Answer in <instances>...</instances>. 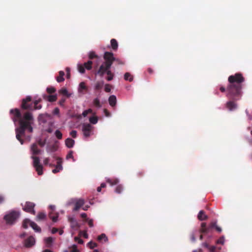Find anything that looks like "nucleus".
<instances>
[{"label": "nucleus", "mask_w": 252, "mask_h": 252, "mask_svg": "<svg viewBox=\"0 0 252 252\" xmlns=\"http://www.w3.org/2000/svg\"><path fill=\"white\" fill-rule=\"evenodd\" d=\"M229 85L227 87V97L231 100L226 103V107L229 111H233L237 108V104L235 102L241 98L243 94L242 84L245 81V78L240 73H236L234 75L228 77Z\"/></svg>", "instance_id": "obj_1"}, {"label": "nucleus", "mask_w": 252, "mask_h": 252, "mask_svg": "<svg viewBox=\"0 0 252 252\" xmlns=\"http://www.w3.org/2000/svg\"><path fill=\"white\" fill-rule=\"evenodd\" d=\"M10 114L12 115L11 118L14 123L19 122V127L15 129L16 137L21 144H23L24 141L22 137L25 136L26 130L30 133L33 131L32 126L34 123V118L32 114L30 111H27L22 114L17 108L11 109Z\"/></svg>", "instance_id": "obj_2"}, {"label": "nucleus", "mask_w": 252, "mask_h": 252, "mask_svg": "<svg viewBox=\"0 0 252 252\" xmlns=\"http://www.w3.org/2000/svg\"><path fill=\"white\" fill-rule=\"evenodd\" d=\"M111 67V63L109 62L107 63L104 60V62L100 65L97 71V74L100 77H103L106 74L107 75L105 78L106 80L108 81H110L113 79L115 76L114 73L112 72L110 70Z\"/></svg>", "instance_id": "obj_3"}, {"label": "nucleus", "mask_w": 252, "mask_h": 252, "mask_svg": "<svg viewBox=\"0 0 252 252\" xmlns=\"http://www.w3.org/2000/svg\"><path fill=\"white\" fill-rule=\"evenodd\" d=\"M103 59L107 63L108 62H110L111 66L114 62H115L117 65H124L125 64L124 61L120 59L115 58L113 54L111 52H105L103 55Z\"/></svg>", "instance_id": "obj_4"}, {"label": "nucleus", "mask_w": 252, "mask_h": 252, "mask_svg": "<svg viewBox=\"0 0 252 252\" xmlns=\"http://www.w3.org/2000/svg\"><path fill=\"white\" fill-rule=\"evenodd\" d=\"M19 213L16 211H12L4 217L6 223L8 224H13L19 217Z\"/></svg>", "instance_id": "obj_5"}, {"label": "nucleus", "mask_w": 252, "mask_h": 252, "mask_svg": "<svg viewBox=\"0 0 252 252\" xmlns=\"http://www.w3.org/2000/svg\"><path fill=\"white\" fill-rule=\"evenodd\" d=\"M32 158L33 159V166L39 175L43 174V166L40 163L39 158L37 157L32 156Z\"/></svg>", "instance_id": "obj_6"}, {"label": "nucleus", "mask_w": 252, "mask_h": 252, "mask_svg": "<svg viewBox=\"0 0 252 252\" xmlns=\"http://www.w3.org/2000/svg\"><path fill=\"white\" fill-rule=\"evenodd\" d=\"M31 101V96H27L26 98L22 100L21 108L24 110H32L33 104Z\"/></svg>", "instance_id": "obj_7"}, {"label": "nucleus", "mask_w": 252, "mask_h": 252, "mask_svg": "<svg viewBox=\"0 0 252 252\" xmlns=\"http://www.w3.org/2000/svg\"><path fill=\"white\" fill-rule=\"evenodd\" d=\"M216 222H212L208 227L206 226L205 222H202L201 224V229L200 232L202 233H209L212 231V229L216 226Z\"/></svg>", "instance_id": "obj_8"}, {"label": "nucleus", "mask_w": 252, "mask_h": 252, "mask_svg": "<svg viewBox=\"0 0 252 252\" xmlns=\"http://www.w3.org/2000/svg\"><path fill=\"white\" fill-rule=\"evenodd\" d=\"M35 205L34 203L27 201L26 202L25 205L23 208V209L28 213L35 215V212L34 210Z\"/></svg>", "instance_id": "obj_9"}, {"label": "nucleus", "mask_w": 252, "mask_h": 252, "mask_svg": "<svg viewBox=\"0 0 252 252\" xmlns=\"http://www.w3.org/2000/svg\"><path fill=\"white\" fill-rule=\"evenodd\" d=\"M92 129L93 126L90 124H83L82 131L85 137H88L90 136Z\"/></svg>", "instance_id": "obj_10"}, {"label": "nucleus", "mask_w": 252, "mask_h": 252, "mask_svg": "<svg viewBox=\"0 0 252 252\" xmlns=\"http://www.w3.org/2000/svg\"><path fill=\"white\" fill-rule=\"evenodd\" d=\"M57 162L56 167L54 169L52 170L53 173H56L60 172L61 170L63 169L62 166V159L60 158H57Z\"/></svg>", "instance_id": "obj_11"}, {"label": "nucleus", "mask_w": 252, "mask_h": 252, "mask_svg": "<svg viewBox=\"0 0 252 252\" xmlns=\"http://www.w3.org/2000/svg\"><path fill=\"white\" fill-rule=\"evenodd\" d=\"M35 239L33 237L30 236L25 241V246L26 247L30 248L34 245Z\"/></svg>", "instance_id": "obj_12"}, {"label": "nucleus", "mask_w": 252, "mask_h": 252, "mask_svg": "<svg viewBox=\"0 0 252 252\" xmlns=\"http://www.w3.org/2000/svg\"><path fill=\"white\" fill-rule=\"evenodd\" d=\"M88 90V87L86 86L85 83L82 82L79 84L78 92L82 94H85Z\"/></svg>", "instance_id": "obj_13"}, {"label": "nucleus", "mask_w": 252, "mask_h": 252, "mask_svg": "<svg viewBox=\"0 0 252 252\" xmlns=\"http://www.w3.org/2000/svg\"><path fill=\"white\" fill-rule=\"evenodd\" d=\"M69 221L70 223V226L72 228L77 230L80 227V225L77 221L74 218L69 219Z\"/></svg>", "instance_id": "obj_14"}, {"label": "nucleus", "mask_w": 252, "mask_h": 252, "mask_svg": "<svg viewBox=\"0 0 252 252\" xmlns=\"http://www.w3.org/2000/svg\"><path fill=\"white\" fill-rule=\"evenodd\" d=\"M50 115L48 114H41L38 116V120L42 123H45L47 121V118H50Z\"/></svg>", "instance_id": "obj_15"}, {"label": "nucleus", "mask_w": 252, "mask_h": 252, "mask_svg": "<svg viewBox=\"0 0 252 252\" xmlns=\"http://www.w3.org/2000/svg\"><path fill=\"white\" fill-rule=\"evenodd\" d=\"M84 200L82 199L78 200L75 204V207L73 209V211H78L82 206L84 204Z\"/></svg>", "instance_id": "obj_16"}, {"label": "nucleus", "mask_w": 252, "mask_h": 252, "mask_svg": "<svg viewBox=\"0 0 252 252\" xmlns=\"http://www.w3.org/2000/svg\"><path fill=\"white\" fill-rule=\"evenodd\" d=\"M31 151L33 155H38L40 153V150H39L38 147L36 143L33 144L31 146Z\"/></svg>", "instance_id": "obj_17"}, {"label": "nucleus", "mask_w": 252, "mask_h": 252, "mask_svg": "<svg viewBox=\"0 0 252 252\" xmlns=\"http://www.w3.org/2000/svg\"><path fill=\"white\" fill-rule=\"evenodd\" d=\"M108 101L109 104L111 106L113 107L115 106L117 102V99L116 96L114 95H110L109 97Z\"/></svg>", "instance_id": "obj_18"}, {"label": "nucleus", "mask_w": 252, "mask_h": 252, "mask_svg": "<svg viewBox=\"0 0 252 252\" xmlns=\"http://www.w3.org/2000/svg\"><path fill=\"white\" fill-rule=\"evenodd\" d=\"M65 143L67 147L71 148L73 147L75 143V141L74 140L70 138H68L65 140Z\"/></svg>", "instance_id": "obj_19"}, {"label": "nucleus", "mask_w": 252, "mask_h": 252, "mask_svg": "<svg viewBox=\"0 0 252 252\" xmlns=\"http://www.w3.org/2000/svg\"><path fill=\"white\" fill-rule=\"evenodd\" d=\"M197 218L200 220H204L208 219V216L205 214L204 211L201 210L199 211Z\"/></svg>", "instance_id": "obj_20"}, {"label": "nucleus", "mask_w": 252, "mask_h": 252, "mask_svg": "<svg viewBox=\"0 0 252 252\" xmlns=\"http://www.w3.org/2000/svg\"><path fill=\"white\" fill-rule=\"evenodd\" d=\"M45 247L47 248H51L53 244V238L49 237L44 239Z\"/></svg>", "instance_id": "obj_21"}, {"label": "nucleus", "mask_w": 252, "mask_h": 252, "mask_svg": "<svg viewBox=\"0 0 252 252\" xmlns=\"http://www.w3.org/2000/svg\"><path fill=\"white\" fill-rule=\"evenodd\" d=\"M202 245L203 247L208 249L210 252H215L216 249V247L215 246H210L206 242L202 243Z\"/></svg>", "instance_id": "obj_22"}, {"label": "nucleus", "mask_w": 252, "mask_h": 252, "mask_svg": "<svg viewBox=\"0 0 252 252\" xmlns=\"http://www.w3.org/2000/svg\"><path fill=\"white\" fill-rule=\"evenodd\" d=\"M58 217H59V215L58 213L54 214L53 212H51L49 213V217L54 222H56L57 221Z\"/></svg>", "instance_id": "obj_23"}, {"label": "nucleus", "mask_w": 252, "mask_h": 252, "mask_svg": "<svg viewBox=\"0 0 252 252\" xmlns=\"http://www.w3.org/2000/svg\"><path fill=\"white\" fill-rule=\"evenodd\" d=\"M64 72L63 71H60L59 75L56 78L57 81L59 83L63 82L64 80Z\"/></svg>", "instance_id": "obj_24"}, {"label": "nucleus", "mask_w": 252, "mask_h": 252, "mask_svg": "<svg viewBox=\"0 0 252 252\" xmlns=\"http://www.w3.org/2000/svg\"><path fill=\"white\" fill-rule=\"evenodd\" d=\"M110 42L112 49L114 51L117 50L118 47V44L117 40L113 38L111 40Z\"/></svg>", "instance_id": "obj_25"}, {"label": "nucleus", "mask_w": 252, "mask_h": 252, "mask_svg": "<svg viewBox=\"0 0 252 252\" xmlns=\"http://www.w3.org/2000/svg\"><path fill=\"white\" fill-rule=\"evenodd\" d=\"M30 226L34 230L35 232H40L41 231L40 227H39L36 223L33 221L31 222Z\"/></svg>", "instance_id": "obj_26"}, {"label": "nucleus", "mask_w": 252, "mask_h": 252, "mask_svg": "<svg viewBox=\"0 0 252 252\" xmlns=\"http://www.w3.org/2000/svg\"><path fill=\"white\" fill-rule=\"evenodd\" d=\"M93 62L88 61L87 62L85 63L83 65L84 66L85 68L87 70H91L92 68Z\"/></svg>", "instance_id": "obj_27"}, {"label": "nucleus", "mask_w": 252, "mask_h": 252, "mask_svg": "<svg viewBox=\"0 0 252 252\" xmlns=\"http://www.w3.org/2000/svg\"><path fill=\"white\" fill-rule=\"evenodd\" d=\"M41 99H39L38 100H36L34 101V106H33V109H40L42 108V105L39 104L38 105V104L41 101Z\"/></svg>", "instance_id": "obj_28"}, {"label": "nucleus", "mask_w": 252, "mask_h": 252, "mask_svg": "<svg viewBox=\"0 0 252 252\" xmlns=\"http://www.w3.org/2000/svg\"><path fill=\"white\" fill-rule=\"evenodd\" d=\"M46 217V214L44 212H39L37 217L36 220H40L45 219Z\"/></svg>", "instance_id": "obj_29"}, {"label": "nucleus", "mask_w": 252, "mask_h": 252, "mask_svg": "<svg viewBox=\"0 0 252 252\" xmlns=\"http://www.w3.org/2000/svg\"><path fill=\"white\" fill-rule=\"evenodd\" d=\"M104 84L103 81L97 82L94 85V89L95 90H99L103 87Z\"/></svg>", "instance_id": "obj_30"}, {"label": "nucleus", "mask_w": 252, "mask_h": 252, "mask_svg": "<svg viewBox=\"0 0 252 252\" xmlns=\"http://www.w3.org/2000/svg\"><path fill=\"white\" fill-rule=\"evenodd\" d=\"M59 93L66 96L67 97H69L70 96V94L68 93L67 90L65 88H62L59 91Z\"/></svg>", "instance_id": "obj_31"}, {"label": "nucleus", "mask_w": 252, "mask_h": 252, "mask_svg": "<svg viewBox=\"0 0 252 252\" xmlns=\"http://www.w3.org/2000/svg\"><path fill=\"white\" fill-rule=\"evenodd\" d=\"M107 182L109 183L111 186H113L117 185L119 183V180L117 179H108L107 180Z\"/></svg>", "instance_id": "obj_32"}, {"label": "nucleus", "mask_w": 252, "mask_h": 252, "mask_svg": "<svg viewBox=\"0 0 252 252\" xmlns=\"http://www.w3.org/2000/svg\"><path fill=\"white\" fill-rule=\"evenodd\" d=\"M124 79L131 82L133 80V76L129 72H126L124 75Z\"/></svg>", "instance_id": "obj_33"}, {"label": "nucleus", "mask_w": 252, "mask_h": 252, "mask_svg": "<svg viewBox=\"0 0 252 252\" xmlns=\"http://www.w3.org/2000/svg\"><path fill=\"white\" fill-rule=\"evenodd\" d=\"M97 239L98 241H101L102 240L104 241V242H107L108 241V238L106 235L104 233L101 234L99 236H98Z\"/></svg>", "instance_id": "obj_34"}, {"label": "nucleus", "mask_w": 252, "mask_h": 252, "mask_svg": "<svg viewBox=\"0 0 252 252\" xmlns=\"http://www.w3.org/2000/svg\"><path fill=\"white\" fill-rule=\"evenodd\" d=\"M32 222L30 220L26 219L25 220H24L23 222L22 226L24 228H27L28 227V224H29L30 225V223Z\"/></svg>", "instance_id": "obj_35"}, {"label": "nucleus", "mask_w": 252, "mask_h": 252, "mask_svg": "<svg viewBox=\"0 0 252 252\" xmlns=\"http://www.w3.org/2000/svg\"><path fill=\"white\" fill-rule=\"evenodd\" d=\"M90 122L92 124H96L97 123L98 119L96 116H93L89 119Z\"/></svg>", "instance_id": "obj_36"}, {"label": "nucleus", "mask_w": 252, "mask_h": 252, "mask_svg": "<svg viewBox=\"0 0 252 252\" xmlns=\"http://www.w3.org/2000/svg\"><path fill=\"white\" fill-rule=\"evenodd\" d=\"M48 100L50 102H54L56 101L57 97L56 95H50L47 96Z\"/></svg>", "instance_id": "obj_37"}, {"label": "nucleus", "mask_w": 252, "mask_h": 252, "mask_svg": "<svg viewBox=\"0 0 252 252\" xmlns=\"http://www.w3.org/2000/svg\"><path fill=\"white\" fill-rule=\"evenodd\" d=\"M93 104L94 105L98 107V108H100L101 107V105L100 104V101H99V100L98 98H95L94 101H93Z\"/></svg>", "instance_id": "obj_38"}, {"label": "nucleus", "mask_w": 252, "mask_h": 252, "mask_svg": "<svg viewBox=\"0 0 252 252\" xmlns=\"http://www.w3.org/2000/svg\"><path fill=\"white\" fill-rule=\"evenodd\" d=\"M84 66L82 64H78V70L81 73H84L85 72Z\"/></svg>", "instance_id": "obj_39"}, {"label": "nucleus", "mask_w": 252, "mask_h": 252, "mask_svg": "<svg viewBox=\"0 0 252 252\" xmlns=\"http://www.w3.org/2000/svg\"><path fill=\"white\" fill-rule=\"evenodd\" d=\"M123 190L122 185H119L117 186L115 189V192L117 193H121Z\"/></svg>", "instance_id": "obj_40"}, {"label": "nucleus", "mask_w": 252, "mask_h": 252, "mask_svg": "<svg viewBox=\"0 0 252 252\" xmlns=\"http://www.w3.org/2000/svg\"><path fill=\"white\" fill-rule=\"evenodd\" d=\"M87 245L91 249H93L94 248H95L97 246V245L96 243L93 242L92 241L89 242Z\"/></svg>", "instance_id": "obj_41"}, {"label": "nucleus", "mask_w": 252, "mask_h": 252, "mask_svg": "<svg viewBox=\"0 0 252 252\" xmlns=\"http://www.w3.org/2000/svg\"><path fill=\"white\" fill-rule=\"evenodd\" d=\"M47 93L49 94H52L56 92V89L53 87H48L46 90Z\"/></svg>", "instance_id": "obj_42"}, {"label": "nucleus", "mask_w": 252, "mask_h": 252, "mask_svg": "<svg viewBox=\"0 0 252 252\" xmlns=\"http://www.w3.org/2000/svg\"><path fill=\"white\" fill-rule=\"evenodd\" d=\"M73 152L72 151H70L66 155V159H68L69 158H72L73 159V161H74L75 160L73 158Z\"/></svg>", "instance_id": "obj_43"}, {"label": "nucleus", "mask_w": 252, "mask_h": 252, "mask_svg": "<svg viewBox=\"0 0 252 252\" xmlns=\"http://www.w3.org/2000/svg\"><path fill=\"white\" fill-rule=\"evenodd\" d=\"M92 112H93L92 109L90 108V109H88V110L84 111L82 113V115L83 117H85L87 116V115L89 113H92Z\"/></svg>", "instance_id": "obj_44"}, {"label": "nucleus", "mask_w": 252, "mask_h": 252, "mask_svg": "<svg viewBox=\"0 0 252 252\" xmlns=\"http://www.w3.org/2000/svg\"><path fill=\"white\" fill-rule=\"evenodd\" d=\"M55 134L58 139H61L62 138L63 135L60 130H56Z\"/></svg>", "instance_id": "obj_45"}, {"label": "nucleus", "mask_w": 252, "mask_h": 252, "mask_svg": "<svg viewBox=\"0 0 252 252\" xmlns=\"http://www.w3.org/2000/svg\"><path fill=\"white\" fill-rule=\"evenodd\" d=\"M89 57L90 59H93L97 58V56L95 54L94 52L92 51L90 52Z\"/></svg>", "instance_id": "obj_46"}, {"label": "nucleus", "mask_w": 252, "mask_h": 252, "mask_svg": "<svg viewBox=\"0 0 252 252\" xmlns=\"http://www.w3.org/2000/svg\"><path fill=\"white\" fill-rule=\"evenodd\" d=\"M57 147L56 145H52L49 149H47V152H54L57 151Z\"/></svg>", "instance_id": "obj_47"}, {"label": "nucleus", "mask_w": 252, "mask_h": 252, "mask_svg": "<svg viewBox=\"0 0 252 252\" xmlns=\"http://www.w3.org/2000/svg\"><path fill=\"white\" fill-rule=\"evenodd\" d=\"M111 86L109 84H106L105 85L104 90L107 93H109L111 91Z\"/></svg>", "instance_id": "obj_48"}, {"label": "nucleus", "mask_w": 252, "mask_h": 252, "mask_svg": "<svg viewBox=\"0 0 252 252\" xmlns=\"http://www.w3.org/2000/svg\"><path fill=\"white\" fill-rule=\"evenodd\" d=\"M224 243V238L223 237H220L217 241V244L223 245Z\"/></svg>", "instance_id": "obj_49"}, {"label": "nucleus", "mask_w": 252, "mask_h": 252, "mask_svg": "<svg viewBox=\"0 0 252 252\" xmlns=\"http://www.w3.org/2000/svg\"><path fill=\"white\" fill-rule=\"evenodd\" d=\"M86 221H88V225L90 227H93L94 226V220L93 219H88L86 220Z\"/></svg>", "instance_id": "obj_50"}, {"label": "nucleus", "mask_w": 252, "mask_h": 252, "mask_svg": "<svg viewBox=\"0 0 252 252\" xmlns=\"http://www.w3.org/2000/svg\"><path fill=\"white\" fill-rule=\"evenodd\" d=\"M74 240L76 242H77L79 244H83L84 243V241L82 239H81L77 237H75L74 238Z\"/></svg>", "instance_id": "obj_51"}, {"label": "nucleus", "mask_w": 252, "mask_h": 252, "mask_svg": "<svg viewBox=\"0 0 252 252\" xmlns=\"http://www.w3.org/2000/svg\"><path fill=\"white\" fill-rule=\"evenodd\" d=\"M70 135L73 138H75L77 136V131L76 130H73L70 132Z\"/></svg>", "instance_id": "obj_52"}, {"label": "nucleus", "mask_w": 252, "mask_h": 252, "mask_svg": "<svg viewBox=\"0 0 252 252\" xmlns=\"http://www.w3.org/2000/svg\"><path fill=\"white\" fill-rule=\"evenodd\" d=\"M65 70L66 71V77L67 78H69L70 76V69L69 67H66L65 68Z\"/></svg>", "instance_id": "obj_53"}, {"label": "nucleus", "mask_w": 252, "mask_h": 252, "mask_svg": "<svg viewBox=\"0 0 252 252\" xmlns=\"http://www.w3.org/2000/svg\"><path fill=\"white\" fill-rule=\"evenodd\" d=\"M53 113L54 115H59L60 113V109L57 107L55 108L53 110Z\"/></svg>", "instance_id": "obj_54"}, {"label": "nucleus", "mask_w": 252, "mask_h": 252, "mask_svg": "<svg viewBox=\"0 0 252 252\" xmlns=\"http://www.w3.org/2000/svg\"><path fill=\"white\" fill-rule=\"evenodd\" d=\"M70 252H79L77 248V246L75 245H73L72 249Z\"/></svg>", "instance_id": "obj_55"}, {"label": "nucleus", "mask_w": 252, "mask_h": 252, "mask_svg": "<svg viewBox=\"0 0 252 252\" xmlns=\"http://www.w3.org/2000/svg\"><path fill=\"white\" fill-rule=\"evenodd\" d=\"M65 101V98H63L59 101V103L61 106H63Z\"/></svg>", "instance_id": "obj_56"}, {"label": "nucleus", "mask_w": 252, "mask_h": 252, "mask_svg": "<svg viewBox=\"0 0 252 252\" xmlns=\"http://www.w3.org/2000/svg\"><path fill=\"white\" fill-rule=\"evenodd\" d=\"M104 113L105 114V115L107 117H110L111 116L110 113L106 109H104Z\"/></svg>", "instance_id": "obj_57"}, {"label": "nucleus", "mask_w": 252, "mask_h": 252, "mask_svg": "<svg viewBox=\"0 0 252 252\" xmlns=\"http://www.w3.org/2000/svg\"><path fill=\"white\" fill-rule=\"evenodd\" d=\"M81 217L82 218H84L85 219V220H88L89 219L87 218V215L86 213H82L81 214Z\"/></svg>", "instance_id": "obj_58"}, {"label": "nucleus", "mask_w": 252, "mask_h": 252, "mask_svg": "<svg viewBox=\"0 0 252 252\" xmlns=\"http://www.w3.org/2000/svg\"><path fill=\"white\" fill-rule=\"evenodd\" d=\"M214 228H215L216 230L219 232H221V228L217 225V223H216V226H214Z\"/></svg>", "instance_id": "obj_59"}, {"label": "nucleus", "mask_w": 252, "mask_h": 252, "mask_svg": "<svg viewBox=\"0 0 252 252\" xmlns=\"http://www.w3.org/2000/svg\"><path fill=\"white\" fill-rule=\"evenodd\" d=\"M49 160H50L49 158H45L43 161L44 165H48L49 163Z\"/></svg>", "instance_id": "obj_60"}, {"label": "nucleus", "mask_w": 252, "mask_h": 252, "mask_svg": "<svg viewBox=\"0 0 252 252\" xmlns=\"http://www.w3.org/2000/svg\"><path fill=\"white\" fill-rule=\"evenodd\" d=\"M58 231V229L57 228H53V229L52 230V233L53 234H55V233H57Z\"/></svg>", "instance_id": "obj_61"}, {"label": "nucleus", "mask_w": 252, "mask_h": 252, "mask_svg": "<svg viewBox=\"0 0 252 252\" xmlns=\"http://www.w3.org/2000/svg\"><path fill=\"white\" fill-rule=\"evenodd\" d=\"M83 233V236L84 238H87L88 237V235L86 231L82 232Z\"/></svg>", "instance_id": "obj_62"}, {"label": "nucleus", "mask_w": 252, "mask_h": 252, "mask_svg": "<svg viewBox=\"0 0 252 252\" xmlns=\"http://www.w3.org/2000/svg\"><path fill=\"white\" fill-rule=\"evenodd\" d=\"M38 144L41 147H43L45 145V142H42L41 140L38 141Z\"/></svg>", "instance_id": "obj_63"}, {"label": "nucleus", "mask_w": 252, "mask_h": 252, "mask_svg": "<svg viewBox=\"0 0 252 252\" xmlns=\"http://www.w3.org/2000/svg\"><path fill=\"white\" fill-rule=\"evenodd\" d=\"M190 238L192 241L194 242L195 240V236L193 234H191L190 236Z\"/></svg>", "instance_id": "obj_64"}]
</instances>
